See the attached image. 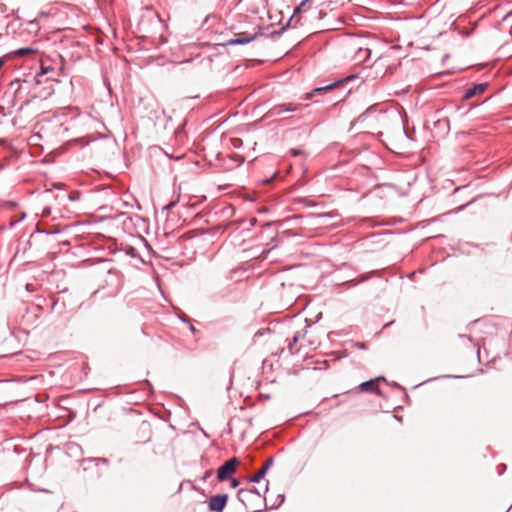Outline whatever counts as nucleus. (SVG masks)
<instances>
[{
  "label": "nucleus",
  "mask_w": 512,
  "mask_h": 512,
  "mask_svg": "<svg viewBox=\"0 0 512 512\" xmlns=\"http://www.w3.org/2000/svg\"><path fill=\"white\" fill-rule=\"evenodd\" d=\"M372 53V47L363 39L350 38L345 45V56L354 64H365Z\"/></svg>",
  "instance_id": "nucleus-1"
},
{
  "label": "nucleus",
  "mask_w": 512,
  "mask_h": 512,
  "mask_svg": "<svg viewBox=\"0 0 512 512\" xmlns=\"http://www.w3.org/2000/svg\"><path fill=\"white\" fill-rule=\"evenodd\" d=\"M239 465V460L237 458H232L226 461L223 465L218 468L217 478L219 481H225L229 479L236 471L237 466Z\"/></svg>",
  "instance_id": "nucleus-2"
},
{
  "label": "nucleus",
  "mask_w": 512,
  "mask_h": 512,
  "mask_svg": "<svg viewBox=\"0 0 512 512\" xmlns=\"http://www.w3.org/2000/svg\"><path fill=\"white\" fill-rule=\"evenodd\" d=\"M260 34V31H254V32H248V31H242L239 33H235V37L228 40L225 45L232 46V45H242L251 42L252 40L256 39L257 36Z\"/></svg>",
  "instance_id": "nucleus-3"
},
{
  "label": "nucleus",
  "mask_w": 512,
  "mask_h": 512,
  "mask_svg": "<svg viewBox=\"0 0 512 512\" xmlns=\"http://www.w3.org/2000/svg\"><path fill=\"white\" fill-rule=\"evenodd\" d=\"M228 496L226 494H218L211 496L208 501L210 511L222 512L227 504Z\"/></svg>",
  "instance_id": "nucleus-4"
},
{
  "label": "nucleus",
  "mask_w": 512,
  "mask_h": 512,
  "mask_svg": "<svg viewBox=\"0 0 512 512\" xmlns=\"http://www.w3.org/2000/svg\"><path fill=\"white\" fill-rule=\"evenodd\" d=\"M302 108V104L286 103L273 107L268 114L270 117L280 116L283 112H295Z\"/></svg>",
  "instance_id": "nucleus-5"
},
{
  "label": "nucleus",
  "mask_w": 512,
  "mask_h": 512,
  "mask_svg": "<svg viewBox=\"0 0 512 512\" xmlns=\"http://www.w3.org/2000/svg\"><path fill=\"white\" fill-rule=\"evenodd\" d=\"M381 379L382 378H377L375 380L363 382L362 384H360L359 389L363 392L375 391L377 394H380V390L378 388V381Z\"/></svg>",
  "instance_id": "nucleus-6"
},
{
  "label": "nucleus",
  "mask_w": 512,
  "mask_h": 512,
  "mask_svg": "<svg viewBox=\"0 0 512 512\" xmlns=\"http://www.w3.org/2000/svg\"><path fill=\"white\" fill-rule=\"evenodd\" d=\"M486 87H487L486 84L475 85L474 87L469 88V89L466 90L464 97L466 99H470V98L474 97L477 94L483 93L485 91Z\"/></svg>",
  "instance_id": "nucleus-7"
},
{
  "label": "nucleus",
  "mask_w": 512,
  "mask_h": 512,
  "mask_svg": "<svg viewBox=\"0 0 512 512\" xmlns=\"http://www.w3.org/2000/svg\"><path fill=\"white\" fill-rule=\"evenodd\" d=\"M334 86H336V84H331V85H327L325 87H319V88H315L313 91L307 93L304 97L305 100H310L312 98L313 95L317 94V93H321L323 91H327V90H331Z\"/></svg>",
  "instance_id": "nucleus-8"
},
{
  "label": "nucleus",
  "mask_w": 512,
  "mask_h": 512,
  "mask_svg": "<svg viewBox=\"0 0 512 512\" xmlns=\"http://www.w3.org/2000/svg\"><path fill=\"white\" fill-rule=\"evenodd\" d=\"M379 110V106L378 105H371L369 108L366 109L365 112H363L362 114L359 115V117L357 118V121H362L364 120L369 114L373 113V112H376Z\"/></svg>",
  "instance_id": "nucleus-9"
},
{
  "label": "nucleus",
  "mask_w": 512,
  "mask_h": 512,
  "mask_svg": "<svg viewBox=\"0 0 512 512\" xmlns=\"http://www.w3.org/2000/svg\"><path fill=\"white\" fill-rule=\"evenodd\" d=\"M34 53V49L30 47L20 48L14 52L16 56L22 57Z\"/></svg>",
  "instance_id": "nucleus-10"
},
{
  "label": "nucleus",
  "mask_w": 512,
  "mask_h": 512,
  "mask_svg": "<svg viewBox=\"0 0 512 512\" xmlns=\"http://www.w3.org/2000/svg\"><path fill=\"white\" fill-rule=\"evenodd\" d=\"M266 473H267V472H266V471H264V470L261 468V469H260V470H259V471L254 475V476H252V477H251V479H250V480H251L252 482H259L261 479H263V478H264V476H265V474H266Z\"/></svg>",
  "instance_id": "nucleus-11"
},
{
  "label": "nucleus",
  "mask_w": 512,
  "mask_h": 512,
  "mask_svg": "<svg viewBox=\"0 0 512 512\" xmlns=\"http://www.w3.org/2000/svg\"><path fill=\"white\" fill-rule=\"evenodd\" d=\"M272 464H273V460H272V458H268V459L265 461L264 465L262 466V469H263L264 471H266V472H267V471H268V469L271 467V465H272Z\"/></svg>",
  "instance_id": "nucleus-12"
},
{
  "label": "nucleus",
  "mask_w": 512,
  "mask_h": 512,
  "mask_svg": "<svg viewBox=\"0 0 512 512\" xmlns=\"http://www.w3.org/2000/svg\"><path fill=\"white\" fill-rule=\"evenodd\" d=\"M344 0H327L328 3H342ZM326 3V1L321 2V4Z\"/></svg>",
  "instance_id": "nucleus-13"
},
{
  "label": "nucleus",
  "mask_w": 512,
  "mask_h": 512,
  "mask_svg": "<svg viewBox=\"0 0 512 512\" xmlns=\"http://www.w3.org/2000/svg\"><path fill=\"white\" fill-rule=\"evenodd\" d=\"M238 485H239V481H238L237 479H233V480L231 481V486H232L233 488H236Z\"/></svg>",
  "instance_id": "nucleus-14"
},
{
  "label": "nucleus",
  "mask_w": 512,
  "mask_h": 512,
  "mask_svg": "<svg viewBox=\"0 0 512 512\" xmlns=\"http://www.w3.org/2000/svg\"><path fill=\"white\" fill-rule=\"evenodd\" d=\"M293 342H294V343H295V342H297V337H296V336H294V338H293Z\"/></svg>",
  "instance_id": "nucleus-15"
}]
</instances>
